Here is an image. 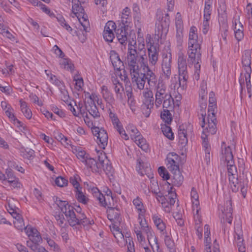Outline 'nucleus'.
<instances>
[{
  "label": "nucleus",
  "instance_id": "7",
  "mask_svg": "<svg viewBox=\"0 0 252 252\" xmlns=\"http://www.w3.org/2000/svg\"><path fill=\"white\" fill-rule=\"evenodd\" d=\"M155 104L157 107H159L162 104L163 99L168 97L170 94L168 93L166 86L162 80H158L157 85L155 86Z\"/></svg>",
  "mask_w": 252,
  "mask_h": 252
},
{
  "label": "nucleus",
  "instance_id": "45",
  "mask_svg": "<svg viewBox=\"0 0 252 252\" xmlns=\"http://www.w3.org/2000/svg\"><path fill=\"white\" fill-rule=\"evenodd\" d=\"M235 37L238 41H241L244 38L243 26H240V29H237V24L235 23L234 28Z\"/></svg>",
  "mask_w": 252,
  "mask_h": 252
},
{
  "label": "nucleus",
  "instance_id": "10",
  "mask_svg": "<svg viewBox=\"0 0 252 252\" xmlns=\"http://www.w3.org/2000/svg\"><path fill=\"white\" fill-rule=\"evenodd\" d=\"M105 158V154L101 153L98 157V161H96L94 158H89L86 160L85 164L93 172L100 174L102 171V165L104 163V158Z\"/></svg>",
  "mask_w": 252,
  "mask_h": 252
},
{
  "label": "nucleus",
  "instance_id": "37",
  "mask_svg": "<svg viewBox=\"0 0 252 252\" xmlns=\"http://www.w3.org/2000/svg\"><path fill=\"white\" fill-rule=\"evenodd\" d=\"M29 236L31 237L30 241L35 242V243L42 242V239L40 233L36 229H31Z\"/></svg>",
  "mask_w": 252,
  "mask_h": 252
},
{
  "label": "nucleus",
  "instance_id": "53",
  "mask_svg": "<svg viewBox=\"0 0 252 252\" xmlns=\"http://www.w3.org/2000/svg\"><path fill=\"white\" fill-rule=\"evenodd\" d=\"M175 25L176 30H183V23L182 19L181 14L177 12L175 17Z\"/></svg>",
  "mask_w": 252,
  "mask_h": 252
},
{
  "label": "nucleus",
  "instance_id": "27",
  "mask_svg": "<svg viewBox=\"0 0 252 252\" xmlns=\"http://www.w3.org/2000/svg\"><path fill=\"white\" fill-rule=\"evenodd\" d=\"M101 93L102 97L107 102L111 103L114 101L113 94L108 90L106 86L103 85L101 87Z\"/></svg>",
  "mask_w": 252,
  "mask_h": 252
},
{
  "label": "nucleus",
  "instance_id": "18",
  "mask_svg": "<svg viewBox=\"0 0 252 252\" xmlns=\"http://www.w3.org/2000/svg\"><path fill=\"white\" fill-rule=\"evenodd\" d=\"M85 105L86 110L94 118L100 117V113L98 111V109L94 100H92L91 101H85Z\"/></svg>",
  "mask_w": 252,
  "mask_h": 252
},
{
  "label": "nucleus",
  "instance_id": "54",
  "mask_svg": "<svg viewBox=\"0 0 252 252\" xmlns=\"http://www.w3.org/2000/svg\"><path fill=\"white\" fill-rule=\"evenodd\" d=\"M251 74L249 73H246L245 74V79L247 89L248 91V93L249 94V97L250 98L251 97L252 94H251Z\"/></svg>",
  "mask_w": 252,
  "mask_h": 252
},
{
  "label": "nucleus",
  "instance_id": "42",
  "mask_svg": "<svg viewBox=\"0 0 252 252\" xmlns=\"http://www.w3.org/2000/svg\"><path fill=\"white\" fill-rule=\"evenodd\" d=\"M133 203L139 212V216L142 215L145 213V210L143 208V205L140 198L137 197L133 200Z\"/></svg>",
  "mask_w": 252,
  "mask_h": 252
},
{
  "label": "nucleus",
  "instance_id": "56",
  "mask_svg": "<svg viewBox=\"0 0 252 252\" xmlns=\"http://www.w3.org/2000/svg\"><path fill=\"white\" fill-rule=\"evenodd\" d=\"M39 243H35V242L27 241V246L31 249L34 252H39L40 248H42L39 245Z\"/></svg>",
  "mask_w": 252,
  "mask_h": 252
},
{
  "label": "nucleus",
  "instance_id": "11",
  "mask_svg": "<svg viewBox=\"0 0 252 252\" xmlns=\"http://www.w3.org/2000/svg\"><path fill=\"white\" fill-rule=\"evenodd\" d=\"M92 131L94 136L97 138V143L102 149H104L108 143V134L104 129L98 127H92Z\"/></svg>",
  "mask_w": 252,
  "mask_h": 252
},
{
  "label": "nucleus",
  "instance_id": "13",
  "mask_svg": "<svg viewBox=\"0 0 252 252\" xmlns=\"http://www.w3.org/2000/svg\"><path fill=\"white\" fill-rule=\"evenodd\" d=\"M40 5L39 7L43 12L48 14L51 17H55L62 27L65 29L69 32L72 31V28L66 22L61 15L58 14L56 16L54 13L51 12L50 10L45 5L42 3V4H40Z\"/></svg>",
  "mask_w": 252,
  "mask_h": 252
},
{
  "label": "nucleus",
  "instance_id": "59",
  "mask_svg": "<svg viewBox=\"0 0 252 252\" xmlns=\"http://www.w3.org/2000/svg\"><path fill=\"white\" fill-rule=\"evenodd\" d=\"M79 178V177L78 175H75L72 177H71L69 179V182L74 187L75 190L81 188V187H80V185L77 180Z\"/></svg>",
  "mask_w": 252,
  "mask_h": 252
},
{
  "label": "nucleus",
  "instance_id": "60",
  "mask_svg": "<svg viewBox=\"0 0 252 252\" xmlns=\"http://www.w3.org/2000/svg\"><path fill=\"white\" fill-rule=\"evenodd\" d=\"M0 33L3 34L10 39L14 38V36L1 24H0Z\"/></svg>",
  "mask_w": 252,
  "mask_h": 252
},
{
  "label": "nucleus",
  "instance_id": "3",
  "mask_svg": "<svg viewBox=\"0 0 252 252\" xmlns=\"http://www.w3.org/2000/svg\"><path fill=\"white\" fill-rule=\"evenodd\" d=\"M157 16L159 23L156 24L155 38L158 40L166 36L168 32L170 20L169 15L168 13L164 14L161 11H158Z\"/></svg>",
  "mask_w": 252,
  "mask_h": 252
},
{
  "label": "nucleus",
  "instance_id": "49",
  "mask_svg": "<svg viewBox=\"0 0 252 252\" xmlns=\"http://www.w3.org/2000/svg\"><path fill=\"white\" fill-rule=\"evenodd\" d=\"M73 81L75 82V89L78 91H81L84 86V82L82 77H79L77 74H76L73 77Z\"/></svg>",
  "mask_w": 252,
  "mask_h": 252
},
{
  "label": "nucleus",
  "instance_id": "40",
  "mask_svg": "<svg viewBox=\"0 0 252 252\" xmlns=\"http://www.w3.org/2000/svg\"><path fill=\"white\" fill-rule=\"evenodd\" d=\"M164 242L169 252H175L174 241L171 240L169 236L166 233L164 235Z\"/></svg>",
  "mask_w": 252,
  "mask_h": 252
},
{
  "label": "nucleus",
  "instance_id": "2",
  "mask_svg": "<svg viewBox=\"0 0 252 252\" xmlns=\"http://www.w3.org/2000/svg\"><path fill=\"white\" fill-rule=\"evenodd\" d=\"M136 170L141 176L145 175L150 179L151 185L149 190L156 194L159 193L158 182L154 179V174L150 165L147 163L144 162L140 158H138L137 159Z\"/></svg>",
  "mask_w": 252,
  "mask_h": 252
},
{
  "label": "nucleus",
  "instance_id": "8",
  "mask_svg": "<svg viewBox=\"0 0 252 252\" xmlns=\"http://www.w3.org/2000/svg\"><path fill=\"white\" fill-rule=\"evenodd\" d=\"M202 120L201 121V126L203 128L202 133H207L214 134L217 131V119L216 116H212L208 115L207 117V123H205V118L203 113L201 114Z\"/></svg>",
  "mask_w": 252,
  "mask_h": 252
},
{
  "label": "nucleus",
  "instance_id": "57",
  "mask_svg": "<svg viewBox=\"0 0 252 252\" xmlns=\"http://www.w3.org/2000/svg\"><path fill=\"white\" fill-rule=\"evenodd\" d=\"M158 172L159 175L164 180H167L170 178V175L168 172L163 166H160L158 168Z\"/></svg>",
  "mask_w": 252,
  "mask_h": 252
},
{
  "label": "nucleus",
  "instance_id": "9",
  "mask_svg": "<svg viewBox=\"0 0 252 252\" xmlns=\"http://www.w3.org/2000/svg\"><path fill=\"white\" fill-rule=\"evenodd\" d=\"M161 70L165 78L169 79L171 74L172 55L170 52L164 51L162 55Z\"/></svg>",
  "mask_w": 252,
  "mask_h": 252
},
{
  "label": "nucleus",
  "instance_id": "36",
  "mask_svg": "<svg viewBox=\"0 0 252 252\" xmlns=\"http://www.w3.org/2000/svg\"><path fill=\"white\" fill-rule=\"evenodd\" d=\"M73 151H75L74 153L76 154L77 158L83 162L85 163L86 160L89 158V155L86 154L85 151L82 150L81 147L76 148Z\"/></svg>",
  "mask_w": 252,
  "mask_h": 252
},
{
  "label": "nucleus",
  "instance_id": "48",
  "mask_svg": "<svg viewBox=\"0 0 252 252\" xmlns=\"http://www.w3.org/2000/svg\"><path fill=\"white\" fill-rule=\"evenodd\" d=\"M83 15L81 19L79 18V21L83 28V30L85 32H88L90 30L89 22L88 20L86 18L87 15L85 14H82ZM81 14L80 15L81 16Z\"/></svg>",
  "mask_w": 252,
  "mask_h": 252
},
{
  "label": "nucleus",
  "instance_id": "62",
  "mask_svg": "<svg viewBox=\"0 0 252 252\" xmlns=\"http://www.w3.org/2000/svg\"><path fill=\"white\" fill-rule=\"evenodd\" d=\"M133 18L135 26L138 29V32L139 33L141 31V28L142 26L140 15H134Z\"/></svg>",
  "mask_w": 252,
  "mask_h": 252
},
{
  "label": "nucleus",
  "instance_id": "29",
  "mask_svg": "<svg viewBox=\"0 0 252 252\" xmlns=\"http://www.w3.org/2000/svg\"><path fill=\"white\" fill-rule=\"evenodd\" d=\"M178 65L179 71L187 70L186 57L182 52L178 54Z\"/></svg>",
  "mask_w": 252,
  "mask_h": 252
},
{
  "label": "nucleus",
  "instance_id": "1",
  "mask_svg": "<svg viewBox=\"0 0 252 252\" xmlns=\"http://www.w3.org/2000/svg\"><path fill=\"white\" fill-rule=\"evenodd\" d=\"M146 49L144 43L139 44L137 47L132 48V45L128 44L127 53L128 65H142L144 63L146 56Z\"/></svg>",
  "mask_w": 252,
  "mask_h": 252
},
{
  "label": "nucleus",
  "instance_id": "55",
  "mask_svg": "<svg viewBox=\"0 0 252 252\" xmlns=\"http://www.w3.org/2000/svg\"><path fill=\"white\" fill-rule=\"evenodd\" d=\"M188 49L198 50L200 49V44L197 40H189Z\"/></svg>",
  "mask_w": 252,
  "mask_h": 252
},
{
  "label": "nucleus",
  "instance_id": "44",
  "mask_svg": "<svg viewBox=\"0 0 252 252\" xmlns=\"http://www.w3.org/2000/svg\"><path fill=\"white\" fill-rule=\"evenodd\" d=\"M117 99L122 101L123 99L124 88L122 84L116 85L114 88Z\"/></svg>",
  "mask_w": 252,
  "mask_h": 252
},
{
  "label": "nucleus",
  "instance_id": "41",
  "mask_svg": "<svg viewBox=\"0 0 252 252\" xmlns=\"http://www.w3.org/2000/svg\"><path fill=\"white\" fill-rule=\"evenodd\" d=\"M161 119L167 124H170L172 120L171 114L170 111L168 109H163V111L160 114Z\"/></svg>",
  "mask_w": 252,
  "mask_h": 252
},
{
  "label": "nucleus",
  "instance_id": "23",
  "mask_svg": "<svg viewBox=\"0 0 252 252\" xmlns=\"http://www.w3.org/2000/svg\"><path fill=\"white\" fill-rule=\"evenodd\" d=\"M184 125L180 126L178 129L179 142L182 147H185L188 143L187 131Z\"/></svg>",
  "mask_w": 252,
  "mask_h": 252
},
{
  "label": "nucleus",
  "instance_id": "30",
  "mask_svg": "<svg viewBox=\"0 0 252 252\" xmlns=\"http://www.w3.org/2000/svg\"><path fill=\"white\" fill-rule=\"evenodd\" d=\"M72 10L75 14H78V16H79L81 14H84L85 11L81 5L82 3L81 1L79 0H72Z\"/></svg>",
  "mask_w": 252,
  "mask_h": 252
},
{
  "label": "nucleus",
  "instance_id": "52",
  "mask_svg": "<svg viewBox=\"0 0 252 252\" xmlns=\"http://www.w3.org/2000/svg\"><path fill=\"white\" fill-rule=\"evenodd\" d=\"M200 91L199 92V97L200 98V100L202 101L205 100L207 95V85L206 83L203 81L200 85Z\"/></svg>",
  "mask_w": 252,
  "mask_h": 252
},
{
  "label": "nucleus",
  "instance_id": "16",
  "mask_svg": "<svg viewBox=\"0 0 252 252\" xmlns=\"http://www.w3.org/2000/svg\"><path fill=\"white\" fill-rule=\"evenodd\" d=\"M252 51L250 49L245 50L242 57V63L243 67L246 73H251L252 69L251 64V57Z\"/></svg>",
  "mask_w": 252,
  "mask_h": 252
},
{
  "label": "nucleus",
  "instance_id": "17",
  "mask_svg": "<svg viewBox=\"0 0 252 252\" xmlns=\"http://www.w3.org/2000/svg\"><path fill=\"white\" fill-rule=\"evenodd\" d=\"M130 13V9L128 7H125L122 13L121 18L123 26H121V28H123V29H125L126 31V28L128 27L129 24L131 23L132 21Z\"/></svg>",
  "mask_w": 252,
  "mask_h": 252
},
{
  "label": "nucleus",
  "instance_id": "63",
  "mask_svg": "<svg viewBox=\"0 0 252 252\" xmlns=\"http://www.w3.org/2000/svg\"><path fill=\"white\" fill-rule=\"evenodd\" d=\"M56 184L60 187H63L67 185L68 181L61 176L57 177L55 180Z\"/></svg>",
  "mask_w": 252,
  "mask_h": 252
},
{
  "label": "nucleus",
  "instance_id": "46",
  "mask_svg": "<svg viewBox=\"0 0 252 252\" xmlns=\"http://www.w3.org/2000/svg\"><path fill=\"white\" fill-rule=\"evenodd\" d=\"M227 167L228 174L229 176H233L237 173V169L234 165V160L226 161Z\"/></svg>",
  "mask_w": 252,
  "mask_h": 252
},
{
  "label": "nucleus",
  "instance_id": "25",
  "mask_svg": "<svg viewBox=\"0 0 252 252\" xmlns=\"http://www.w3.org/2000/svg\"><path fill=\"white\" fill-rule=\"evenodd\" d=\"M190 196L192 203L193 210L196 209V215H198V212L200 210L199 202L198 200V194L194 188H192L190 192ZM198 217V216L197 217Z\"/></svg>",
  "mask_w": 252,
  "mask_h": 252
},
{
  "label": "nucleus",
  "instance_id": "50",
  "mask_svg": "<svg viewBox=\"0 0 252 252\" xmlns=\"http://www.w3.org/2000/svg\"><path fill=\"white\" fill-rule=\"evenodd\" d=\"M210 0L205 1V7L204 10V19H210L211 14V4L209 2Z\"/></svg>",
  "mask_w": 252,
  "mask_h": 252
},
{
  "label": "nucleus",
  "instance_id": "32",
  "mask_svg": "<svg viewBox=\"0 0 252 252\" xmlns=\"http://www.w3.org/2000/svg\"><path fill=\"white\" fill-rule=\"evenodd\" d=\"M134 141L143 151H147L148 150V145L146 143V140L140 135H135Z\"/></svg>",
  "mask_w": 252,
  "mask_h": 252
},
{
  "label": "nucleus",
  "instance_id": "33",
  "mask_svg": "<svg viewBox=\"0 0 252 252\" xmlns=\"http://www.w3.org/2000/svg\"><path fill=\"white\" fill-rule=\"evenodd\" d=\"M82 188L75 190L76 198L79 202L83 204H87L89 199L82 191Z\"/></svg>",
  "mask_w": 252,
  "mask_h": 252
},
{
  "label": "nucleus",
  "instance_id": "43",
  "mask_svg": "<svg viewBox=\"0 0 252 252\" xmlns=\"http://www.w3.org/2000/svg\"><path fill=\"white\" fill-rule=\"evenodd\" d=\"M163 108L164 109L167 108H173L174 105V99L172 97L171 94L168 97L164 98L162 101Z\"/></svg>",
  "mask_w": 252,
  "mask_h": 252
},
{
  "label": "nucleus",
  "instance_id": "5",
  "mask_svg": "<svg viewBox=\"0 0 252 252\" xmlns=\"http://www.w3.org/2000/svg\"><path fill=\"white\" fill-rule=\"evenodd\" d=\"M131 79L133 82H135L137 88L143 90L146 83L145 75L140 73L141 67L139 65H128Z\"/></svg>",
  "mask_w": 252,
  "mask_h": 252
},
{
  "label": "nucleus",
  "instance_id": "4",
  "mask_svg": "<svg viewBox=\"0 0 252 252\" xmlns=\"http://www.w3.org/2000/svg\"><path fill=\"white\" fill-rule=\"evenodd\" d=\"M114 31L119 43L125 46L127 43V32L123 28L117 29L115 23L112 21H109L105 26L103 32H114Z\"/></svg>",
  "mask_w": 252,
  "mask_h": 252
},
{
  "label": "nucleus",
  "instance_id": "31",
  "mask_svg": "<svg viewBox=\"0 0 252 252\" xmlns=\"http://www.w3.org/2000/svg\"><path fill=\"white\" fill-rule=\"evenodd\" d=\"M102 169L105 174L108 176H112L114 172V170L111 164L106 158H104V163L102 165Z\"/></svg>",
  "mask_w": 252,
  "mask_h": 252
},
{
  "label": "nucleus",
  "instance_id": "24",
  "mask_svg": "<svg viewBox=\"0 0 252 252\" xmlns=\"http://www.w3.org/2000/svg\"><path fill=\"white\" fill-rule=\"evenodd\" d=\"M143 96L144 97V105L149 106V107H153L154 98L152 91L147 88L143 92Z\"/></svg>",
  "mask_w": 252,
  "mask_h": 252
},
{
  "label": "nucleus",
  "instance_id": "58",
  "mask_svg": "<svg viewBox=\"0 0 252 252\" xmlns=\"http://www.w3.org/2000/svg\"><path fill=\"white\" fill-rule=\"evenodd\" d=\"M75 105L77 106V108L78 110L77 113H79V116L81 115L82 117H86L87 119H88V115L86 111V108L84 109L83 108V103L79 102L77 105L75 104Z\"/></svg>",
  "mask_w": 252,
  "mask_h": 252
},
{
  "label": "nucleus",
  "instance_id": "38",
  "mask_svg": "<svg viewBox=\"0 0 252 252\" xmlns=\"http://www.w3.org/2000/svg\"><path fill=\"white\" fill-rule=\"evenodd\" d=\"M20 103L22 113L27 119H30L32 117V113L31 110L28 107L27 103L25 101H22V100H20Z\"/></svg>",
  "mask_w": 252,
  "mask_h": 252
},
{
  "label": "nucleus",
  "instance_id": "34",
  "mask_svg": "<svg viewBox=\"0 0 252 252\" xmlns=\"http://www.w3.org/2000/svg\"><path fill=\"white\" fill-rule=\"evenodd\" d=\"M166 164H177L179 165L180 160V157L175 153H169L167 157Z\"/></svg>",
  "mask_w": 252,
  "mask_h": 252
},
{
  "label": "nucleus",
  "instance_id": "20",
  "mask_svg": "<svg viewBox=\"0 0 252 252\" xmlns=\"http://www.w3.org/2000/svg\"><path fill=\"white\" fill-rule=\"evenodd\" d=\"M110 59L112 62L115 69L120 70L123 63L121 60L118 54L114 50H111L110 52Z\"/></svg>",
  "mask_w": 252,
  "mask_h": 252
},
{
  "label": "nucleus",
  "instance_id": "19",
  "mask_svg": "<svg viewBox=\"0 0 252 252\" xmlns=\"http://www.w3.org/2000/svg\"><path fill=\"white\" fill-rule=\"evenodd\" d=\"M73 207L68 208L67 211H65V216L67 219L69 225L72 227L76 226L79 223L77 214L73 210Z\"/></svg>",
  "mask_w": 252,
  "mask_h": 252
},
{
  "label": "nucleus",
  "instance_id": "47",
  "mask_svg": "<svg viewBox=\"0 0 252 252\" xmlns=\"http://www.w3.org/2000/svg\"><path fill=\"white\" fill-rule=\"evenodd\" d=\"M162 131L163 134L170 140L174 139L173 133L172 131L171 128L166 125L161 126Z\"/></svg>",
  "mask_w": 252,
  "mask_h": 252
},
{
  "label": "nucleus",
  "instance_id": "35",
  "mask_svg": "<svg viewBox=\"0 0 252 252\" xmlns=\"http://www.w3.org/2000/svg\"><path fill=\"white\" fill-rule=\"evenodd\" d=\"M20 155L24 158L32 160L35 157L34 151L31 149L22 148L20 150Z\"/></svg>",
  "mask_w": 252,
  "mask_h": 252
},
{
  "label": "nucleus",
  "instance_id": "64",
  "mask_svg": "<svg viewBox=\"0 0 252 252\" xmlns=\"http://www.w3.org/2000/svg\"><path fill=\"white\" fill-rule=\"evenodd\" d=\"M58 206L60 208L62 213L65 214V211H67L68 208L72 207V206L68 204V202L65 201H63L59 203Z\"/></svg>",
  "mask_w": 252,
  "mask_h": 252
},
{
  "label": "nucleus",
  "instance_id": "6",
  "mask_svg": "<svg viewBox=\"0 0 252 252\" xmlns=\"http://www.w3.org/2000/svg\"><path fill=\"white\" fill-rule=\"evenodd\" d=\"M218 11L219 16V20L220 25V29L221 32V36L224 41L226 42L227 37L228 35V26L226 20V14L225 13L226 6L224 3H222V5H220L218 9Z\"/></svg>",
  "mask_w": 252,
  "mask_h": 252
},
{
  "label": "nucleus",
  "instance_id": "22",
  "mask_svg": "<svg viewBox=\"0 0 252 252\" xmlns=\"http://www.w3.org/2000/svg\"><path fill=\"white\" fill-rule=\"evenodd\" d=\"M188 54L189 56L188 61L189 63L193 64L196 62L201 61L200 49H188Z\"/></svg>",
  "mask_w": 252,
  "mask_h": 252
},
{
  "label": "nucleus",
  "instance_id": "14",
  "mask_svg": "<svg viewBox=\"0 0 252 252\" xmlns=\"http://www.w3.org/2000/svg\"><path fill=\"white\" fill-rule=\"evenodd\" d=\"M141 229L144 232L147 234V239L154 252H155V251L153 245L151 244L152 243L155 244V248L158 252L159 248L158 238L154 235L153 232L151 230V228L147 225V226H145V227L142 228Z\"/></svg>",
  "mask_w": 252,
  "mask_h": 252
},
{
  "label": "nucleus",
  "instance_id": "21",
  "mask_svg": "<svg viewBox=\"0 0 252 252\" xmlns=\"http://www.w3.org/2000/svg\"><path fill=\"white\" fill-rule=\"evenodd\" d=\"M147 71L144 73L146 80L150 87H154L157 83V77L155 74L151 70L148 66H146Z\"/></svg>",
  "mask_w": 252,
  "mask_h": 252
},
{
  "label": "nucleus",
  "instance_id": "51",
  "mask_svg": "<svg viewBox=\"0 0 252 252\" xmlns=\"http://www.w3.org/2000/svg\"><path fill=\"white\" fill-rule=\"evenodd\" d=\"M60 64L63 66L64 68L70 70L71 72L74 70V65L71 63L70 60L68 59H63L61 61Z\"/></svg>",
  "mask_w": 252,
  "mask_h": 252
},
{
  "label": "nucleus",
  "instance_id": "12",
  "mask_svg": "<svg viewBox=\"0 0 252 252\" xmlns=\"http://www.w3.org/2000/svg\"><path fill=\"white\" fill-rule=\"evenodd\" d=\"M109 201L108 209L107 211V218L112 222L115 223H121L122 218L121 217V211L117 207Z\"/></svg>",
  "mask_w": 252,
  "mask_h": 252
},
{
  "label": "nucleus",
  "instance_id": "15",
  "mask_svg": "<svg viewBox=\"0 0 252 252\" xmlns=\"http://www.w3.org/2000/svg\"><path fill=\"white\" fill-rule=\"evenodd\" d=\"M147 50L149 63L152 65H155L158 60L160 51L159 45L156 44V46L149 47Z\"/></svg>",
  "mask_w": 252,
  "mask_h": 252
},
{
  "label": "nucleus",
  "instance_id": "26",
  "mask_svg": "<svg viewBox=\"0 0 252 252\" xmlns=\"http://www.w3.org/2000/svg\"><path fill=\"white\" fill-rule=\"evenodd\" d=\"M5 114L9 118L10 120L13 122V124L17 127H22L23 123L18 120L14 116L13 114V109L10 106L8 107V109L5 110Z\"/></svg>",
  "mask_w": 252,
  "mask_h": 252
},
{
  "label": "nucleus",
  "instance_id": "61",
  "mask_svg": "<svg viewBox=\"0 0 252 252\" xmlns=\"http://www.w3.org/2000/svg\"><path fill=\"white\" fill-rule=\"evenodd\" d=\"M13 223L15 227L18 229L22 230L23 228H25L24 220L22 217L15 219V220L14 221Z\"/></svg>",
  "mask_w": 252,
  "mask_h": 252
},
{
  "label": "nucleus",
  "instance_id": "28",
  "mask_svg": "<svg viewBox=\"0 0 252 252\" xmlns=\"http://www.w3.org/2000/svg\"><path fill=\"white\" fill-rule=\"evenodd\" d=\"M172 182L173 186L180 187L183 184L184 177L180 170L172 173Z\"/></svg>",
  "mask_w": 252,
  "mask_h": 252
},
{
  "label": "nucleus",
  "instance_id": "39",
  "mask_svg": "<svg viewBox=\"0 0 252 252\" xmlns=\"http://www.w3.org/2000/svg\"><path fill=\"white\" fill-rule=\"evenodd\" d=\"M222 158L225 159V161L234 160L231 149L229 146L224 147L222 149Z\"/></svg>",
  "mask_w": 252,
  "mask_h": 252
}]
</instances>
